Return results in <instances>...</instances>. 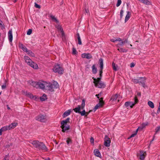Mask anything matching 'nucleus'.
<instances>
[{"mask_svg": "<svg viewBox=\"0 0 160 160\" xmlns=\"http://www.w3.org/2000/svg\"><path fill=\"white\" fill-rule=\"evenodd\" d=\"M128 42L127 39H125L123 40V41H122L121 42L119 43L118 45L121 46H122L124 44H125V43H127Z\"/></svg>", "mask_w": 160, "mask_h": 160, "instance_id": "c756f323", "label": "nucleus"}, {"mask_svg": "<svg viewBox=\"0 0 160 160\" xmlns=\"http://www.w3.org/2000/svg\"><path fill=\"white\" fill-rule=\"evenodd\" d=\"M102 99V98H101L99 99V103L98 104L94 107L95 111L99 107L102 106L103 104Z\"/></svg>", "mask_w": 160, "mask_h": 160, "instance_id": "412c9836", "label": "nucleus"}, {"mask_svg": "<svg viewBox=\"0 0 160 160\" xmlns=\"http://www.w3.org/2000/svg\"><path fill=\"white\" fill-rule=\"evenodd\" d=\"M94 155L97 157L100 158L101 154L100 152L99 151L98 149H95L94 151Z\"/></svg>", "mask_w": 160, "mask_h": 160, "instance_id": "5701e85b", "label": "nucleus"}, {"mask_svg": "<svg viewBox=\"0 0 160 160\" xmlns=\"http://www.w3.org/2000/svg\"><path fill=\"white\" fill-rule=\"evenodd\" d=\"M71 111L72 110L71 109H69L65 112L63 114V117L65 118L69 115Z\"/></svg>", "mask_w": 160, "mask_h": 160, "instance_id": "b1692460", "label": "nucleus"}, {"mask_svg": "<svg viewBox=\"0 0 160 160\" xmlns=\"http://www.w3.org/2000/svg\"><path fill=\"white\" fill-rule=\"evenodd\" d=\"M132 81L135 83H139V80L138 79H132Z\"/></svg>", "mask_w": 160, "mask_h": 160, "instance_id": "c9c22d12", "label": "nucleus"}, {"mask_svg": "<svg viewBox=\"0 0 160 160\" xmlns=\"http://www.w3.org/2000/svg\"><path fill=\"white\" fill-rule=\"evenodd\" d=\"M48 83L45 82H42L38 83V86L41 89H44L45 87L47 88Z\"/></svg>", "mask_w": 160, "mask_h": 160, "instance_id": "ddd939ff", "label": "nucleus"}, {"mask_svg": "<svg viewBox=\"0 0 160 160\" xmlns=\"http://www.w3.org/2000/svg\"><path fill=\"white\" fill-rule=\"evenodd\" d=\"M85 106V101L83 99L81 105H78V107L73 109V110L76 113H79L81 109L83 110Z\"/></svg>", "mask_w": 160, "mask_h": 160, "instance_id": "0eeeda50", "label": "nucleus"}, {"mask_svg": "<svg viewBox=\"0 0 160 160\" xmlns=\"http://www.w3.org/2000/svg\"><path fill=\"white\" fill-rule=\"evenodd\" d=\"M160 131V126L157 127L155 129L156 133Z\"/></svg>", "mask_w": 160, "mask_h": 160, "instance_id": "ea45409f", "label": "nucleus"}, {"mask_svg": "<svg viewBox=\"0 0 160 160\" xmlns=\"http://www.w3.org/2000/svg\"><path fill=\"white\" fill-rule=\"evenodd\" d=\"M112 66L113 68L115 71H117L118 70V66L117 65H116L115 63H112Z\"/></svg>", "mask_w": 160, "mask_h": 160, "instance_id": "f704fd0d", "label": "nucleus"}, {"mask_svg": "<svg viewBox=\"0 0 160 160\" xmlns=\"http://www.w3.org/2000/svg\"><path fill=\"white\" fill-rule=\"evenodd\" d=\"M19 47L22 49L24 51L26 52V51L28 50L27 48L22 44L20 43L19 45Z\"/></svg>", "mask_w": 160, "mask_h": 160, "instance_id": "a878e982", "label": "nucleus"}, {"mask_svg": "<svg viewBox=\"0 0 160 160\" xmlns=\"http://www.w3.org/2000/svg\"><path fill=\"white\" fill-rule=\"evenodd\" d=\"M82 110L83 111L82 112H80L79 113L82 116H85L86 114V112L84 109Z\"/></svg>", "mask_w": 160, "mask_h": 160, "instance_id": "4c0bfd02", "label": "nucleus"}, {"mask_svg": "<svg viewBox=\"0 0 160 160\" xmlns=\"http://www.w3.org/2000/svg\"><path fill=\"white\" fill-rule=\"evenodd\" d=\"M77 35L78 36V37H80V35H79V34L78 33H77Z\"/></svg>", "mask_w": 160, "mask_h": 160, "instance_id": "69168bd1", "label": "nucleus"}, {"mask_svg": "<svg viewBox=\"0 0 160 160\" xmlns=\"http://www.w3.org/2000/svg\"><path fill=\"white\" fill-rule=\"evenodd\" d=\"M137 132H137L136 130L135 133L132 134L128 138V139H129L132 137H134L137 134Z\"/></svg>", "mask_w": 160, "mask_h": 160, "instance_id": "58836bf2", "label": "nucleus"}, {"mask_svg": "<svg viewBox=\"0 0 160 160\" xmlns=\"http://www.w3.org/2000/svg\"><path fill=\"white\" fill-rule=\"evenodd\" d=\"M26 52L31 57H34L35 56L34 54L30 50H27Z\"/></svg>", "mask_w": 160, "mask_h": 160, "instance_id": "cd10ccee", "label": "nucleus"}, {"mask_svg": "<svg viewBox=\"0 0 160 160\" xmlns=\"http://www.w3.org/2000/svg\"><path fill=\"white\" fill-rule=\"evenodd\" d=\"M32 30L31 29H29L27 32V34L28 35H30L32 32Z\"/></svg>", "mask_w": 160, "mask_h": 160, "instance_id": "37998d69", "label": "nucleus"}, {"mask_svg": "<svg viewBox=\"0 0 160 160\" xmlns=\"http://www.w3.org/2000/svg\"><path fill=\"white\" fill-rule=\"evenodd\" d=\"M78 43L80 45H81L82 44V42L80 37H78Z\"/></svg>", "mask_w": 160, "mask_h": 160, "instance_id": "c03bdc74", "label": "nucleus"}, {"mask_svg": "<svg viewBox=\"0 0 160 160\" xmlns=\"http://www.w3.org/2000/svg\"><path fill=\"white\" fill-rule=\"evenodd\" d=\"M35 7L38 8H40V6L37 4L36 3H35Z\"/></svg>", "mask_w": 160, "mask_h": 160, "instance_id": "a18cd8bd", "label": "nucleus"}, {"mask_svg": "<svg viewBox=\"0 0 160 160\" xmlns=\"http://www.w3.org/2000/svg\"><path fill=\"white\" fill-rule=\"evenodd\" d=\"M48 85L47 86V89L51 92L53 91L54 89L58 88L59 84L56 81H54L52 84L48 83Z\"/></svg>", "mask_w": 160, "mask_h": 160, "instance_id": "20e7f679", "label": "nucleus"}, {"mask_svg": "<svg viewBox=\"0 0 160 160\" xmlns=\"http://www.w3.org/2000/svg\"><path fill=\"white\" fill-rule=\"evenodd\" d=\"M0 27H3V25L2 24V22L1 20L0 21Z\"/></svg>", "mask_w": 160, "mask_h": 160, "instance_id": "bf43d9fd", "label": "nucleus"}, {"mask_svg": "<svg viewBox=\"0 0 160 160\" xmlns=\"http://www.w3.org/2000/svg\"><path fill=\"white\" fill-rule=\"evenodd\" d=\"M6 85L5 84L2 86V89H5L6 88Z\"/></svg>", "mask_w": 160, "mask_h": 160, "instance_id": "5fc2aeb1", "label": "nucleus"}, {"mask_svg": "<svg viewBox=\"0 0 160 160\" xmlns=\"http://www.w3.org/2000/svg\"><path fill=\"white\" fill-rule=\"evenodd\" d=\"M138 95L140 96L141 95V93H139V92H138Z\"/></svg>", "mask_w": 160, "mask_h": 160, "instance_id": "774afa93", "label": "nucleus"}, {"mask_svg": "<svg viewBox=\"0 0 160 160\" xmlns=\"http://www.w3.org/2000/svg\"><path fill=\"white\" fill-rule=\"evenodd\" d=\"M17 125V123L16 122L12 123L11 124L4 126L6 131L9 130L14 128Z\"/></svg>", "mask_w": 160, "mask_h": 160, "instance_id": "f8f14e48", "label": "nucleus"}, {"mask_svg": "<svg viewBox=\"0 0 160 160\" xmlns=\"http://www.w3.org/2000/svg\"><path fill=\"white\" fill-rule=\"evenodd\" d=\"M146 155V152L142 151H140L137 154V157L140 160H144L145 156Z\"/></svg>", "mask_w": 160, "mask_h": 160, "instance_id": "1a4fd4ad", "label": "nucleus"}, {"mask_svg": "<svg viewBox=\"0 0 160 160\" xmlns=\"http://www.w3.org/2000/svg\"><path fill=\"white\" fill-rule=\"evenodd\" d=\"M94 139L93 138L91 137L90 139V142L91 143H93L94 142Z\"/></svg>", "mask_w": 160, "mask_h": 160, "instance_id": "864d4df0", "label": "nucleus"}, {"mask_svg": "<svg viewBox=\"0 0 160 160\" xmlns=\"http://www.w3.org/2000/svg\"><path fill=\"white\" fill-rule=\"evenodd\" d=\"M123 10H121L120 11V17L121 18H122L123 16Z\"/></svg>", "mask_w": 160, "mask_h": 160, "instance_id": "de8ad7c7", "label": "nucleus"}, {"mask_svg": "<svg viewBox=\"0 0 160 160\" xmlns=\"http://www.w3.org/2000/svg\"><path fill=\"white\" fill-rule=\"evenodd\" d=\"M101 95V93H99V94H96V96H97V98H99V97H98V96H100Z\"/></svg>", "mask_w": 160, "mask_h": 160, "instance_id": "052dcab7", "label": "nucleus"}, {"mask_svg": "<svg viewBox=\"0 0 160 160\" xmlns=\"http://www.w3.org/2000/svg\"><path fill=\"white\" fill-rule=\"evenodd\" d=\"M131 15V14L129 12H127V14L126 16L125 21V22H127L129 19L130 16Z\"/></svg>", "mask_w": 160, "mask_h": 160, "instance_id": "bb28decb", "label": "nucleus"}, {"mask_svg": "<svg viewBox=\"0 0 160 160\" xmlns=\"http://www.w3.org/2000/svg\"><path fill=\"white\" fill-rule=\"evenodd\" d=\"M50 159L49 158H47L46 159V160H50Z\"/></svg>", "mask_w": 160, "mask_h": 160, "instance_id": "338daca9", "label": "nucleus"}, {"mask_svg": "<svg viewBox=\"0 0 160 160\" xmlns=\"http://www.w3.org/2000/svg\"><path fill=\"white\" fill-rule=\"evenodd\" d=\"M53 71L55 72H57L59 74H62L63 70L62 68L59 65H55L52 69Z\"/></svg>", "mask_w": 160, "mask_h": 160, "instance_id": "423d86ee", "label": "nucleus"}, {"mask_svg": "<svg viewBox=\"0 0 160 160\" xmlns=\"http://www.w3.org/2000/svg\"><path fill=\"white\" fill-rule=\"evenodd\" d=\"M92 111V110H90L88 112H86V114L85 115V116H87Z\"/></svg>", "mask_w": 160, "mask_h": 160, "instance_id": "3c124183", "label": "nucleus"}, {"mask_svg": "<svg viewBox=\"0 0 160 160\" xmlns=\"http://www.w3.org/2000/svg\"><path fill=\"white\" fill-rule=\"evenodd\" d=\"M24 59L27 64L31 67L35 69L38 68V65L33 62L30 58L27 56H25Z\"/></svg>", "mask_w": 160, "mask_h": 160, "instance_id": "f03ea898", "label": "nucleus"}, {"mask_svg": "<svg viewBox=\"0 0 160 160\" xmlns=\"http://www.w3.org/2000/svg\"><path fill=\"white\" fill-rule=\"evenodd\" d=\"M32 86L33 87L37 88L38 86V83H37L36 82H33Z\"/></svg>", "mask_w": 160, "mask_h": 160, "instance_id": "a19ab883", "label": "nucleus"}, {"mask_svg": "<svg viewBox=\"0 0 160 160\" xmlns=\"http://www.w3.org/2000/svg\"><path fill=\"white\" fill-rule=\"evenodd\" d=\"M141 2L148 5H150L151 4V2L148 0H138Z\"/></svg>", "mask_w": 160, "mask_h": 160, "instance_id": "393cba45", "label": "nucleus"}, {"mask_svg": "<svg viewBox=\"0 0 160 160\" xmlns=\"http://www.w3.org/2000/svg\"><path fill=\"white\" fill-rule=\"evenodd\" d=\"M160 112V105H159L158 110L157 112V114H158V113H159Z\"/></svg>", "mask_w": 160, "mask_h": 160, "instance_id": "8fccbe9b", "label": "nucleus"}, {"mask_svg": "<svg viewBox=\"0 0 160 160\" xmlns=\"http://www.w3.org/2000/svg\"><path fill=\"white\" fill-rule=\"evenodd\" d=\"M36 120L40 121L41 122H45L46 120V116L42 115H39L36 117Z\"/></svg>", "mask_w": 160, "mask_h": 160, "instance_id": "9b49d317", "label": "nucleus"}, {"mask_svg": "<svg viewBox=\"0 0 160 160\" xmlns=\"http://www.w3.org/2000/svg\"><path fill=\"white\" fill-rule=\"evenodd\" d=\"M22 93L24 95L26 96L27 97L33 100H36L37 99L36 96H34L30 92L24 91H23Z\"/></svg>", "mask_w": 160, "mask_h": 160, "instance_id": "6e6552de", "label": "nucleus"}, {"mask_svg": "<svg viewBox=\"0 0 160 160\" xmlns=\"http://www.w3.org/2000/svg\"><path fill=\"white\" fill-rule=\"evenodd\" d=\"M119 97H118V95L116 94L112 96L111 99V101L113 102H112L113 104H115L119 101Z\"/></svg>", "mask_w": 160, "mask_h": 160, "instance_id": "4468645a", "label": "nucleus"}, {"mask_svg": "<svg viewBox=\"0 0 160 160\" xmlns=\"http://www.w3.org/2000/svg\"><path fill=\"white\" fill-rule=\"evenodd\" d=\"M70 120L69 118H68L66 119L65 120H63L61 121V123L62 124H67L68 122Z\"/></svg>", "mask_w": 160, "mask_h": 160, "instance_id": "473e14b6", "label": "nucleus"}, {"mask_svg": "<svg viewBox=\"0 0 160 160\" xmlns=\"http://www.w3.org/2000/svg\"><path fill=\"white\" fill-rule=\"evenodd\" d=\"M99 64L100 67L101 68V70L100 71V76L101 77L102 76V70L103 68V59L102 58H100L99 59Z\"/></svg>", "mask_w": 160, "mask_h": 160, "instance_id": "6ab92c4d", "label": "nucleus"}, {"mask_svg": "<svg viewBox=\"0 0 160 160\" xmlns=\"http://www.w3.org/2000/svg\"><path fill=\"white\" fill-rule=\"evenodd\" d=\"M146 78H142L140 77L139 78V84H140L141 85L142 87L144 88H145L146 87V85L145 84V81Z\"/></svg>", "mask_w": 160, "mask_h": 160, "instance_id": "dca6fc26", "label": "nucleus"}, {"mask_svg": "<svg viewBox=\"0 0 160 160\" xmlns=\"http://www.w3.org/2000/svg\"><path fill=\"white\" fill-rule=\"evenodd\" d=\"M148 124V122H145L142 123L140 126L137 129V132L138 131H142L143 128H145L146 126Z\"/></svg>", "mask_w": 160, "mask_h": 160, "instance_id": "a211bd4d", "label": "nucleus"}, {"mask_svg": "<svg viewBox=\"0 0 160 160\" xmlns=\"http://www.w3.org/2000/svg\"><path fill=\"white\" fill-rule=\"evenodd\" d=\"M93 78L94 80L93 82L96 87L98 88H104L105 87L104 84L100 81L101 78H98L97 79Z\"/></svg>", "mask_w": 160, "mask_h": 160, "instance_id": "7ed1b4c3", "label": "nucleus"}, {"mask_svg": "<svg viewBox=\"0 0 160 160\" xmlns=\"http://www.w3.org/2000/svg\"><path fill=\"white\" fill-rule=\"evenodd\" d=\"M33 146L37 149L44 151H48V148L42 142H39L37 140H34L30 142Z\"/></svg>", "mask_w": 160, "mask_h": 160, "instance_id": "f257e3e1", "label": "nucleus"}, {"mask_svg": "<svg viewBox=\"0 0 160 160\" xmlns=\"http://www.w3.org/2000/svg\"><path fill=\"white\" fill-rule=\"evenodd\" d=\"M61 128L62 129V131L65 132L69 129V126L67 124L61 123Z\"/></svg>", "mask_w": 160, "mask_h": 160, "instance_id": "f3484780", "label": "nucleus"}, {"mask_svg": "<svg viewBox=\"0 0 160 160\" xmlns=\"http://www.w3.org/2000/svg\"><path fill=\"white\" fill-rule=\"evenodd\" d=\"M148 105L151 108H154V104L151 101H149L148 102Z\"/></svg>", "mask_w": 160, "mask_h": 160, "instance_id": "c85d7f7f", "label": "nucleus"}, {"mask_svg": "<svg viewBox=\"0 0 160 160\" xmlns=\"http://www.w3.org/2000/svg\"><path fill=\"white\" fill-rule=\"evenodd\" d=\"M8 155L6 156L4 158L3 160H8Z\"/></svg>", "mask_w": 160, "mask_h": 160, "instance_id": "6e6d98bb", "label": "nucleus"}, {"mask_svg": "<svg viewBox=\"0 0 160 160\" xmlns=\"http://www.w3.org/2000/svg\"><path fill=\"white\" fill-rule=\"evenodd\" d=\"M92 68L93 73L94 74L96 73L97 72V68H95V65H94L92 66Z\"/></svg>", "mask_w": 160, "mask_h": 160, "instance_id": "72a5a7b5", "label": "nucleus"}, {"mask_svg": "<svg viewBox=\"0 0 160 160\" xmlns=\"http://www.w3.org/2000/svg\"><path fill=\"white\" fill-rule=\"evenodd\" d=\"M135 66V64L134 63H132L130 64V67L131 68H132L134 67Z\"/></svg>", "mask_w": 160, "mask_h": 160, "instance_id": "4d7b16f0", "label": "nucleus"}, {"mask_svg": "<svg viewBox=\"0 0 160 160\" xmlns=\"http://www.w3.org/2000/svg\"><path fill=\"white\" fill-rule=\"evenodd\" d=\"M138 102V99L136 97H135L134 103L131 102H127L125 103L124 105L126 107L130 106L131 108H132L135 104Z\"/></svg>", "mask_w": 160, "mask_h": 160, "instance_id": "9d476101", "label": "nucleus"}, {"mask_svg": "<svg viewBox=\"0 0 160 160\" xmlns=\"http://www.w3.org/2000/svg\"><path fill=\"white\" fill-rule=\"evenodd\" d=\"M85 11L87 13H88V11H88V9L87 10L86 9L85 10Z\"/></svg>", "mask_w": 160, "mask_h": 160, "instance_id": "e2e57ef3", "label": "nucleus"}, {"mask_svg": "<svg viewBox=\"0 0 160 160\" xmlns=\"http://www.w3.org/2000/svg\"><path fill=\"white\" fill-rule=\"evenodd\" d=\"M122 2L121 0H118V2L116 4V6L117 7L119 6L121 4Z\"/></svg>", "mask_w": 160, "mask_h": 160, "instance_id": "79ce46f5", "label": "nucleus"}, {"mask_svg": "<svg viewBox=\"0 0 160 160\" xmlns=\"http://www.w3.org/2000/svg\"><path fill=\"white\" fill-rule=\"evenodd\" d=\"M50 17L53 21L56 22L57 24L56 25V28L58 30V31H59L62 33V35L63 36L64 34L63 32L62 29V28L61 26L58 24V21L57 19L54 16L51 15L50 16Z\"/></svg>", "mask_w": 160, "mask_h": 160, "instance_id": "39448f33", "label": "nucleus"}, {"mask_svg": "<svg viewBox=\"0 0 160 160\" xmlns=\"http://www.w3.org/2000/svg\"><path fill=\"white\" fill-rule=\"evenodd\" d=\"M116 40H117L116 41H122L121 39L120 38H119L118 39H116Z\"/></svg>", "mask_w": 160, "mask_h": 160, "instance_id": "680f3d73", "label": "nucleus"}, {"mask_svg": "<svg viewBox=\"0 0 160 160\" xmlns=\"http://www.w3.org/2000/svg\"><path fill=\"white\" fill-rule=\"evenodd\" d=\"M110 138L108 136H105L104 138V145L106 147H108L110 146Z\"/></svg>", "mask_w": 160, "mask_h": 160, "instance_id": "2eb2a0df", "label": "nucleus"}, {"mask_svg": "<svg viewBox=\"0 0 160 160\" xmlns=\"http://www.w3.org/2000/svg\"><path fill=\"white\" fill-rule=\"evenodd\" d=\"M76 51L74 48H72V53L73 54H75L76 53Z\"/></svg>", "mask_w": 160, "mask_h": 160, "instance_id": "09e8293b", "label": "nucleus"}, {"mask_svg": "<svg viewBox=\"0 0 160 160\" xmlns=\"http://www.w3.org/2000/svg\"><path fill=\"white\" fill-rule=\"evenodd\" d=\"M116 39H115L113 38H112V39H110V41L112 42H114L116 41Z\"/></svg>", "mask_w": 160, "mask_h": 160, "instance_id": "13d9d810", "label": "nucleus"}, {"mask_svg": "<svg viewBox=\"0 0 160 160\" xmlns=\"http://www.w3.org/2000/svg\"><path fill=\"white\" fill-rule=\"evenodd\" d=\"M33 82V81L32 80H30L28 81V83H29L30 85H32Z\"/></svg>", "mask_w": 160, "mask_h": 160, "instance_id": "603ef678", "label": "nucleus"}, {"mask_svg": "<svg viewBox=\"0 0 160 160\" xmlns=\"http://www.w3.org/2000/svg\"><path fill=\"white\" fill-rule=\"evenodd\" d=\"M82 57L83 58H86L90 59L92 58L91 55L89 53H83L81 55Z\"/></svg>", "mask_w": 160, "mask_h": 160, "instance_id": "aec40b11", "label": "nucleus"}, {"mask_svg": "<svg viewBox=\"0 0 160 160\" xmlns=\"http://www.w3.org/2000/svg\"><path fill=\"white\" fill-rule=\"evenodd\" d=\"M47 99V96L45 94H44L40 98L41 101H43L46 100Z\"/></svg>", "mask_w": 160, "mask_h": 160, "instance_id": "7c9ffc66", "label": "nucleus"}, {"mask_svg": "<svg viewBox=\"0 0 160 160\" xmlns=\"http://www.w3.org/2000/svg\"><path fill=\"white\" fill-rule=\"evenodd\" d=\"M8 38L10 42H12V29L10 30L8 32Z\"/></svg>", "mask_w": 160, "mask_h": 160, "instance_id": "4be33fe9", "label": "nucleus"}, {"mask_svg": "<svg viewBox=\"0 0 160 160\" xmlns=\"http://www.w3.org/2000/svg\"><path fill=\"white\" fill-rule=\"evenodd\" d=\"M67 143L68 144H69L71 142V140L69 138H68L67 140Z\"/></svg>", "mask_w": 160, "mask_h": 160, "instance_id": "49530a36", "label": "nucleus"}, {"mask_svg": "<svg viewBox=\"0 0 160 160\" xmlns=\"http://www.w3.org/2000/svg\"><path fill=\"white\" fill-rule=\"evenodd\" d=\"M154 136L153 139H152V141L150 142V144H151V143L153 141V140L154 139Z\"/></svg>", "mask_w": 160, "mask_h": 160, "instance_id": "0e129e2a", "label": "nucleus"}, {"mask_svg": "<svg viewBox=\"0 0 160 160\" xmlns=\"http://www.w3.org/2000/svg\"><path fill=\"white\" fill-rule=\"evenodd\" d=\"M6 131V130L4 126L1 128L0 129V136L2 135V132L5 131Z\"/></svg>", "mask_w": 160, "mask_h": 160, "instance_id": "e433bc0d", "label": "nucleus"}, {"mask_svg": "<svg viewBox=\"0 0 160 160\" xmlns=\"http://www.w3.org/2000/svg\"><path fill=\"white\" fill-rule=\"evenodd\" d=\"M118 50L120 52H126L127 51L126 49L120 47L118 48Z\"/></svg>", "mask_w": 160, "mask_h": 160, "instance_id": "2f4dec72", "label": "nucleus"}]
</instances>
